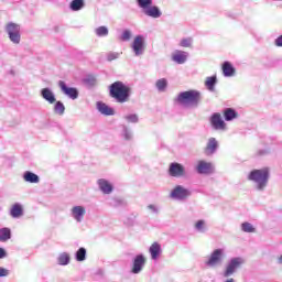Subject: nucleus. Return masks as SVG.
Returning <instances> with one entry per match:
<instances>
[{
    "mask_svg": "<svg viewBox=\"0 0 282 282\" xmlns=\"http://www.w3.org/2000/svg\"><path fill=\"white\" fill-rule=\"evenodd\" d=\"M109 94L111 98H116L118 102H127V100H130L131 88L123 84V82H115L109 86Z\"/></svg>",
    "mask_w": 282,
    "mask_h": 282,
    "instance_id": "f257e3e1",
    "label": "nucleus"
},
{
    "mask_svg": "<svg viewBox=\"0 0 282 282\" xmlns=\"http://www.w3.org/2000/svg\"><path fill=\"white\" fill-rule=\"evenodd\" d=\"M199 100H202L199 90H185L176 98V102H180V105H198Z\"/></svg>",
    "mask_w": 282,
    "mask_h": 282,
    "instance_id": "f03ea898",
    "label": "nucleus"
},
{
    "mask_svg": "<svg viewBox=\"0 0 282 282\" xmlns=\"http://www.w3.org/2000/svg\"><path fill=\"white\" fill-rule=\"evenodd\" d=\"M245 260L241 258V256H236L235 258H230V260L227 262L225 267V271H223V275L225 278H228L230 275H234L236 273L237 269L239 267L243 265Z\"/></svg>",
    "mask_w": 282,
    "mask_h": 282,
    "instance_id": "7ed1b4c3",
    "label": "nucleus"
},
{
    "mask_svg": "<svg viewBox=\"0 0 282 282\" xmlns=\"http://www.w3.org/2000/svg\"><path fill=\"white\" fill-rule=\"evenodd\" d=\"M225 259V249H214L210 256H208L207 260L205 261V265L207 267H219L221 265Z\"/></svg>",
    "mask_w": 282,
    "mask_h": 282,
    "instance_id": "20e7f679",
    "label": "nucleus"
},
{
    "mask_svg": "<svg viewBox=\"0 0 282 282\" xmlns=\"http://www.w3.org/2000/svg\"><path fill=\"white\" fill-rule=\"evenodd\" d=\"M7 31L11 42H13L14 44H20L21 26H19V24H15L14 22H9V24H7Z\"/></svg>",
    "mask_w": 282,
    "mask_h": 282,
    "instance_id": "39448f33",
    "label": "nucleus"
},
{
    "mask_svg": "<svg viewBox=\"0 0 282 282\" xmlns=\"http://www.w3.org/2000/svg\"><path fill=\"white\" fill-rule=\"evenodd\" d=\"M169 173L173 177H182L186 175V169L184 164H180V162H172L170 164Z\"/></svg>",
    "mask_w": 282,
    "mask_h": 282,
    "instance_id": "423d86ee",
    "label": "nucleus"
},
{
    "mask_svg": "<svg viewBox=\"0 0 282 282\" xmlns=\"http://www.w3.org/2000/svg\"><path fill=\"white\" fill-rule=\"evenodd\" d=\"M145 263H147L145 256H143V253H138L133 258L131 272L132 273H140V271H142Z\"/></svg>",
    "mask_w": 282,
    "mask_h": 282,
    "instance_id": "0eeeda50",
    "label": "nucleus"
},
{
    "mask_svg": "<svg viewBox=\"0 0 282 282\" xmlns=\"http://www.w3.org/2000/svg\"><path fill=\"white\" fill-rule=\"evenodd\" d=\"M189 195L191 191H188V188H184V186H176L171 193V197L178 200L186 199Z\"/></svg>",
    "mask_w": 282,
    "mask_h": 282,
    "instance_id": "6e6552de",
    "label": "nucleus"
},
{
    "mask_svg": "<svg viewBox=\"0 0 282 282\" xmlns=\"http://www.w3.org/2000/svg\"><path fill=\"white\" fill-rule=\"evenodd\" d=\"M145 48V42L143 35H137L132 42V50L135 55H142Z\"/></svg>",
    "mask_w": 282,
    "mask_h": 282,
    "instance_id": "1a4fd4ad",
    "label": "nucleus"
},
{
    "mask_svg": "<svg viewBox=\"0 0 282 282\" xmlns=\"http://www.w3.org/2000/svg\"><path fill=\"white\" fill-rule=\"evenodd\" d=\"M86 215V208L84 206H74L70 210V216L75 221L80 224Z\"/></svg>",
    "mask_w": 282,
    "mask_h": 282,
    "instance_id": "9d476101",
    "label": "nucleus"
},
{
    "mask_svg": "<svg viewBox=\"0 0 282 282\" xmlns=\"http://www.w3.org/2000/svg\"><path fill=\"white\" fill-rule=\"evenodd\" d=\"M210 122L214 129H226L227 127L225 120L221 118V113L219 112L213 113Z\"/></svg>",
    "mask_w": 282,
    "mask_h": 282,
    "instance_id": "9b49d317",
    "label": "nucleus"
},
{
    "mask_svg": "<svg viewBox=\"0 0 282 282\" xmlns=\"http://www.w3.org/2000/svg\"><path fill=\"white\" fill-rule=\"evenodd\" d=\"M219 142L216 138H209L204 149L206 155H213L217 151Z\"/></svg>",
    "mask_w": 282,
    "mask_h": 282,
    "instance_id": "f8f14e48",
    "label": "nucleus"
},
{
    "mask_svg": "<svg viewBox=\"0 0 282 282\" xmlns=\"http://www.w3.org/2000/svg\"><path fill=\"white\" fill-rule=\"evenodd\" d=\"M98 186L101 193H105L106 195H109L113 191V185L110 182H108V180H105L104 177L98 180Z\"/></svg>",
    "mask_w": 282,
    "mask_h": 282,
    "instance_id": "ddd939ff",
    "label": "nucleus"
},
{
    "mask_svg": "<svg viewBox=\"0 0 282 282\" xmlns=\"http://www.w3.org/2000/svg\"><path fill=\"white\" fill-rule=\"evenodd\" d=\"M149 252L151 254L152 261H158V259H160V257L162 254V248H161L160 243H158L156 241L154 243H152V246L149 249Z\"/></svg>",
    "mask_w": 282,
    "mask_h": 282,
    "instance_id": "4468645a",
    "label": "nucleus"
},
{
    "mask_svg": "<svg viewBox=\"0 0 282 282\" xmlns=\"http://www.w3.org/2000/svg\"><path fill=\"white\" fill-rule=\"evenodd\" d=\"M196 170L198 173H210L213 171L212 162H206L205 160H199Z\"/></svg>",
    "mask_w": 282,
    "mask_h": 282,
    "instance_id": "2eb2a0df",
    "label": "nucleus"
},
{
    "mask_svg": "<svg viewBox=\"0 0 282 282\" xmlns=\"http://www.w3.org/2000/svg\"><path fill=\"white\" fill-rule=\"evenodd\" d=\"M188 55L185 51H175L172 55V61L176 64H185Z\"/></svg>",
    "mask_w": 282,
    "mask_h": 282,
    "instance_id": "dca6fc26",
    "label": "nucleus"
},
{
    "mask_svg": "<svg viewBox=\"0 0 282 282\" xmlns=\"http://www.w3.org/2000/svg\"><path fill=\"white\" fill-rule=\"evenodd\" d=\"M58 86L66 96H69L70 98H78V90L76 88H67L65 82H59Z\"/></svg>",
    "mask_w": 282,
    "mask_h": 282,
    "instance_id": "f3484780",
    "label": "nucleus"
},
{
    "mask_svg": "<svg viewBox=\"0 0 282 282\" xmlns=\"http://www.w3.org/2000/svg\"><path fill=\"white\" fill-rule=\"evenodd\" d=\"M258 191H263L268 186V177H250Z\"/></svg>",
    "mask_w": 282,
    "mask_h": 282,
    "instance_id": "a211bd4d",
    "label": "nucleus"
},
{
    "mask_svg": "<svg viewBox=\"0 0 282 282\" xmlns=\"http://www.w3.org/2000/svg\"><path fill=\"white\" fill-rule=\"evenodd\" d=\"M223 74L225 77H234V75H236V68H234L230 62H224Z\"/></svg>",
    "mask_w": 282,
    "mask_h": 282,
    "instance_id": "6ab92c4d",
    "label": "nucleus"
},
{
    "mask_svg": "<svg viewBox=\"0 0 282 282\" xmlns=\"http://www.w3.org/2000/svg\"><path fill=\"white\" fill-rule=\"evenodd\" d=\"M10 215L11 217H13L14 219H19V217H22L23 215V208L21 206V204H14L10 210Z\"/></svg>",
    "mask_w": 282,
    "mask_h": 282,
    "instance_id": "aec40b11",
    "label": "nucleus"
},
{
    "mask_svg": "<svg viewBox=\"0 0 282 282\" xmlns=\"http://www.w3.org/2000/svg\"><path fill=\"white\" fill-rule=\"evenodd\" d=\"M269 175H270L269 169H256L250 173V177H268Z\"/></svg>",
    "mask_w": 282,
    "mask_h": 282,
    "instance_id": "412c9836",
    "label": "nucleus"
},
{
    "mask_svg": "<svg viewBox=\"0 0 282 282\" xmlns=\"http://www.w3.org/2000/svg\"><path fill=\"white\" fill-rule=\"evenodd\" d=\"M239 113L236 111V109H232V107H227L224 111L225 120H234L235 118H238Z\"/></svg>",
    "mask_w": 282,
    "mask_h": 282,
    "instance_id": "4be33fe9",
    "label": "nucleus"
},
{
    "mask_svg": "<svg viewBox=\"0 0 282 282\" xmlns=\"http://www.w3.org/2000/svg\"><path fill=\"white\" fill-rule=\"evenodd\" d=\"M70 261V256L67 253V251H63V253H59L57 257V263L58 265H68Z\"/></svg>",
    "mask_w": 282,
    "mask_h": 282,
    "instance_id": "5701e85b",
    "label": "nucleus"
},
{
    "mask_svg": "<svg viewBox=\"0 0 282 282\" xmlns=\"http://www.w3.org/2000/svg\"><path fill=\"white\" fill-rule=\"evenodd\" d=\"M12 237V232L10 228H1L0 229V241L6 242L9 241Z\"/></svg>",
    "mask_w": 282,
    "mask_h": 282,
    "instance_id": "b1692460",
    "label": "nucleus"
},
{
    "mask_svg": "<svg viewBox=\"0 0 282 282\" xmlns=\"http://www.w3.org/2000/svg\"><path fill=\"white\" fill-rule=\"evenodd\" d=\"M97 107L101 113L106 116H112L115 113V109L112 107L107 106V104H97Z\"/></svg>",
    "mask_w": 282,
    "mask_h": 282,
    "instance_id": "393cba45",
    "label": "nucleus"
},
{
    "mask_svg": "<svg viewBox=\"0 0 282 282\" xmlns=\"http://www.w3.org/2000/svg\"><path fill=\"white\" fill-rule=\"evenodd\" d=\"M161 14L159 7H152V4L145 11V15H150L151 18H160Z\"/></svg>",
    "mask_w": 282,
    "mask_h": 282,
    "instance_id": "a878e982",
    "label": "nucleus"
},
{
    "mask_svg": "<svg viewBox=\"0 0 282 282\" xmlns=\"http://www.w3.org/2000/svg\"><path fill=\"white\" fill-rule=\"evenodd\" d=\"M41 94H42L43 98H45V100H48V102H56L55 95H53V93H52V90H50V88H43Z\"/></svg>",
    "mask_w": 282,
    "mask_h": 282,
    "instance_id": "bb28decb",
    "label": "nucleus"
},
{
    "mask_svg": "<svg viewBox=\"0 0 282 282\" xmlns=\"http://www.w3.org/2000/svg\"><path fill=\"white\" fill-rule=\"evenodd\" d=\"M69 7L73 11H80L85 7V0H72Z\"/></svg>",
    "mask_w": 282,
    "mask_h": 282,
    "instance_id": "cd10ccee",
    "label": "nucleus"
},
{
    "mask_svg": "<svg viewBox=\"0 0 282 282\" xmlns=\"http://www.w3.org/2000/svg\"><path fill=\"white\" fill-rule=\"evenodd\" d=\"M217 84V77H207L205 80V86L208 90L214 91L215 90V86Z\"/></svg>",
    "mask_w": 282,
    "mask_h": 282,
    "instance_id": "c85d7f7f",
    "label": "nucleus"
},
{
    "mask_svg": "<svg viewBox=\"0 0 282 282\" xmlns=\"http://www.w3.org/2000/svg\"><path fill=\"white\" fill-rule=\"evenodd\" d=\"M139 7H141V9H143L144 13H147V11L149 10V7H151V4H153V0H137Z\"/></svg>",
    "mask_w": 282,
    "mask_h": 282,
    "instance_id": "c756f323",
    "label": "nucleus"
},
{
    "mask_svg": "<svg viewBox=\"0 0 282 282\" xmlns=\"http://www.w3.org/2000/svg\"><path fill=\"white\" fill-rule=\"evenodd\" d=\"M86 254H87V249L86 248H79L76 251V261H86Z\"/></svg>",
    "mask_w": 282,
    "mask_h": 282,
    "instance_id": "7c9ffc66",
    "label": "nucleus"
},
{
    "mask_svg": "<svg viewBox=\"0 0 282 282\" xmlns=\"http://www.w3.org/2000/svg\"><path fill=\"white\" fill-rule=\"evenodd\" d=\"M241 230L243 232H256L254 226H252V224H249V221H245L243 224H241Z\"/></svg>",
    "mask_w": 282,
    "mask_h": 282,
    "instance_id": "2f4dec72",
    "label": "nucleus"
},
{
    "mask_svg": "<svg viewBox=\"0 0 282 282\" xmlns=\"http://www.w3.org/2000/svg\"><path fill=\"white\" fill-rule=\"evenodd\" d=\"M156 88L160 91H165L167 88V79H159L156 82Z\"/></svg>",
    "mask_w": 282,
    "mask_h": 282,
    "instance_id": "473e14b6",
    "label": "nucleus"
},
{
    "mask_svg": "<svg viewBox=\"0 0 282 282\" xmlns=\"http://www.w3.org/2000/svg\"><path fill=\"white\" fill-rule=\"evenodd\" d=\"M55 113H59V116H63L65 112V106L62 104V101H57L54 106Z\"/></svg>",
    "mask_w": 282,
    "mask_h": 282,
    "instance_id": "72a5a7b5",
    "label": "nucleus"
},
{
    "mask_svg": "<svg viewBox=\"0 0 282 282\" xmlns=\"http://www.w3.org/2000/svg\"><path fill=\"white\" fill-rule=\"evenodd\" d=\"M195 229L197 230V232H205V230H206V221H204V219H200L199 221H197L195 224Z\"/></svg>",
    "mask_w": 282,
    "mask_h": 282,
    "instance_id": "f704fd0d",
    "label": "nucleus"
},
{
    "mask_svg": "<svg viewBox=\"0 0 282 282\" xmlns=\"http://www.w3.org/2000/svg\"><path fill=\"white\" fill-rule=\"evenodd\" d=\"M96 34L99 37H102L105 35H109V29H107V26H98V29H96Z\"/></svg>",
    "mask_w": 282,
    "mask_h": 282,
    "instance_id": "c9c22d12",
    "label": "nucleus"
},
{
    "mask_svg": "<svg viewBox=\"0 0 282 282\" xmlns=\"http://www.w3.org/2000/svg\"><path fill=\"white\" fill-rule=\"evenodd\" d=\"M192 45H193L192 37H184L183 40H181V46H183L184 48H191Z\"/></svg>",
    "mask_w": 282,
    "mask_h": 282,
    "instance_id": "e433bc0d",
    "label": "nucleus"
},
{
    "mask_svg": "<svg viewBox=\"0 0 282 282\" xmlns=\"http://www.w3.org/2000/svg\"><path fill=\"white\" fill-rule=\"evenodd\" d=\"M131 36H132L131 31L126 30V31H123V33H122L120 40H121L122 42H128L129 40H131Z\"/></svg>",
    "mask_w": 282,
    "mask_h": 282,
    "instance_id": "4c0bfd02",
    "label": "nucleus"
},
{
    "mask_svg": "<svg viewBox=\"0 0 282 282\" xmlns=\"http://www.w3.org/2000/svg\"><path fill=\"white\" fill-rule=\"evenodd\" d=\"M126 119L129 122H138L139 116L137 113H129L128 116H126Z\"/></svg>",
    "mask_w": 282,
    "mask_h": 282,
    "instance_id": "58836bf2",
    "label": "nucleus"
},
{
    "mask_svg": "<svg viewBox=\"0 0 282 282\" xmlns=\"http://www.w3.org/2000/svg\"><path fill=\"white\" fill-rule=\"evenodd\" d=\"M124 204L123 199H119V198H113L110 202L111 206H122Z\"/></svg>",
    "mask_w": 282,
    "mask_h": 282,
    "instance_id": "ea45409f",
    "label": "nucleus"
},
{
    "mask_svg": "<svg viewBox=\"0 0 282 282\" xmlns=\"http://www.w3.org/2000/svg\"><path fill=\"white\" fill-rule=\"evenodd\" d=\"M119 53H108L107 59L108 62H113L115 59H118Z\"/></svg>",
    "mask_w": 282,
    "mask_h": 282,
    "instance_id": "a19ab883",
    "label": "nucleus"
},
{
    "mask_svg": "<svg viewBox=\"0 0 282 282\" xmlns=\"http://www.w3.org/2000/svg\"><path fill=\"white\" fill-rule=\"evenodd\" d=\"M10 271L6 267H0V278L9 275Z\"/></svg>",
    "mask_w": 282,
    "mask_h": 282,
    "instance_id": "79ce46f5",
    "label": "nucleus"
},
{
    "mask_svg": "<svg viewBox=\"0 0 282 282\" xmlns=\"http://www.w3.org/2000/svg\"><path fill=\"white\" fill-rule=\"evenodd\" d=\"M24 180L31 184H37L40 182V177H24Z\"/></svg>",
    "mask_w": 282,
    "mask_h": 282,
    "instance_id": "37998d69",
    "label": "nucleus"
},
{
    "mask_svg": "<svg viewBox=\"0 0 282 282\" xmlns=\"http://www.w3.org/2000/svg\"><path fill=\"white\" fill-rule=\"evenodd\" d=\"M23 177H39V175H36L35 173H32L31 171H26Z\"/></svg>",
    "mask_w": 282,
    "mask_h": 282,
    "instance_id": "c03bdc74",
    "label": "nucleus"
},
{
    "mask_svg": "<svg viewBox=\"0 0 282 282\" xmlns=\"http://www.w3.org/2000/svg\"><path fill=\"white\" fill-rule=\"evenodd\" d=\"M6 257H8L6 249L0 248V259H6Z\"/></svg>",
    "mask_w": 282,
    "mask_h": 282,
    "instance_id": "a18cd8bd",
    "label": "nucleus"
},
{
    "mask_svg": "<svg viewBox=\"0 0 282 282\" xmlns=\"http://www.w3.org/2000/svg\"><path fill=\"white\" fill-rule=\"evenodd\" d=\"M148 208H150V210H152V213H159V208H158V206H154V204H150V206H148Z\"/></svg>",
    "mask_w": 282,
    "mask_h": 282,
    "instance_id": "49530a36",
    "label": "nucleus"
},
{
    "mask_svg": "<svg viewBox=\"0 0 282 282\" xmlns=\"http://www.w3.org/2000/svg\"><path fill=\"white\" fill-rule=\"evenodd\" d=\"M275 46H282V35H280L279 37H276V40H275Z\"/></svg>",
    "mask_w": 282,
    "mask_h": 282,
    "instance_id": "de8ad7c7",
    "label": "nucleus"
},
{
    "mask_svg": "<svg viewBox=\"0 0 282 282\" xmlns=\"http://www.w3.org/2000/svg\"><path fill=\"white\" fill-rule=\"evenodd\" d=\"M225 282H235V278L227 276V280Z\"/></svg>",
    "mask_w": 282,
    "mask_h": 282,
    "instance_id": "09e8293b",
    "label": "nucleus"
},
{
    "mask_svg": "<svg viewBox=\"0 0 282 282\" xmlns=\"http://www.w3.org/2000/svg\"><path fill=\"white\" fill-rule=\"evenodd\" d=\"M278 263H280V265H282V253H281V256H279V258H278Z\"/></svg>",
    "mask_w": 282,
    "mask_h": 282,
    "instance_id": "8fccbe9b",
    "label": "nucleus"
}]
</instances>
